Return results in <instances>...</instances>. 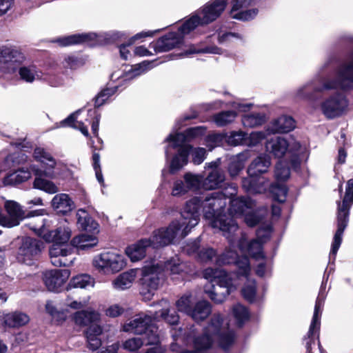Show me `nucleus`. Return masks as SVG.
<instances>
[{
	"label": "nucleus",
	"instance_id": "obj_1",
	"mask_svg": "<svg viewBox=\"0 0 353 353\" xmlns=\"http://www.w3.org/2000/svg\"><path fill=\"white\" fill-rule=\"evenodd\" d=\"M194 201L188 203L182 213L183 222L172 221L166 228H161L153 232L149 239H143L137 243L128 246L125 253L133 262L141 260L146 254L148 248H159L174 243L175 241L185 238L196 224L198 215L192 212L194 208Z\"/></svg>",
	"mask_w": 353,
	"mask_h": 353
},
{
	"label": "nucleus",
	"instance_id": "obj_2",
	"mask_svg": "<svg viewBox=\"0 0 353 353\" xmlns=\"http://www.w3.org/2000/svg\"><path fill=\"white\" fill-rule=\"evenodd\" d=\"M226 196V194H223L222 192H216L207 195L202 201L198 197H194L185 203L181 212V219L174 221L183 222V212L189 202L195 200L194 201V205L195 206H194V208H192L191 211L194 213V212H196L198 221L193 228L197 225L200 221L199 210L202 207L204 218L210 221L212 228H217L221 231L223 235L232 243L233 242L232 234H234L237 230L238 225L233 218L222 214L227 205Z\"/></svg>",
	"mask_w": 353,
	"mask_h": 353
},
{
	"label": "nucleus",
	"instance_id": "obj_3",
	"mask_svg": "<svg viewBox=\"0 0 353 353\" xmlns=\"http://www.w3.org/2000/svg\"><path fill=\"white\" fill-rule=\"evenodd\" d=\"M336 74V77L323 78L319 85H316L314 81H308L296 90L295 97L299 99L312 101L319 93L338 88L353 89V54L339 65Z\"/></svg>",
	"mask_w": 353,
	"mask_h": 353
},
{
	"label": "nucleus",
	"instance_id": "obj_4",
	"mask_svg": "<svg viewBox=\"0 0 353 353\" xmlns=\"http://www.w3.org/2000/svg\"><path fill=\"white\" fill-rule=\"evenodd\" d=\"M206 131L203 126H197L187 129L183 133L172 132L165 139V141L168 143L165 148V157L168 158L169 154L168 148L172 147L178 148L177 153L173 157L170 161V172L174 173L181 170L188 162V155L192 147L187 143L194 139L203 136Z\"/></svg>",
	"mask_w": 353,
	"mask_h": 353
},
{
	"label": "nucleus",
	"instance_id": "obj_5",
	"mask_svg": "<svg viewBox=\"0 0 353 353\" xmlns=\"http://www.w3.org/2000/svg\"><path fill=\"white\" fill-rule=\"evenodd\" d=\"M234 275L235 273L228 274L221 269L206 268L203 272V277L211 283L205 286V293L214 303H223L226 297L239 285Z\"/></svg>",
	"mask_w": 353,
	"mask_h": 353
},
{
	"label": "nucleus",
	"instance_id": "obj_6",
	"mask_svg": "<svg viewBox=\"0 0 353 353\" xmlns=\"http://www.w3.org/2000/svg\"><path fill=\"white\" fill-rule=\"evenodd\" d=\"M227 0H213L196 10L190 18L181 26L182 34H189L199 26H203L216 20L225 8Z\"/></svg>",
	"mask_w": 353,
	"mask_h": 353
},
{
	"label": "nucleus",
	"instance_id": "obj_7",
	"mask_svg": "<svg viewBox=\"0 0 353 353\" xmlns=\"http://www.w3.org/2000/svg\"><path fill=\"white\" fill-rule=\"evenodd\" d=\"M228 253L218 259L219 264H232L234 263L239 268L237 272L235 273V279L238 282L239 280H245L243 288L241 290L242 295L245 300L249 302H253L256 299V283L254 279L249 277L250 272V266L249 259L246 256L237 257L235 253L232 252V256L225 258Z\"/></svg>",
	"mask_w": 353,
	"mask_h": 353
},
{
	"label": "nucleus",
	"instance_id": "obj_8",
	"mask_svg": "<svg viewBox=\"0 0 353 353\" xmlns=\"http://www.w3.org/2000/svg\"><path fill=\"white\" fill-rule=\"evenodd\" d=\"M33 157L36 161L42 163L45 168L43 171L34 165H30L31 170L36 176L44 175L50 178L61 176L63 179L72 177V172L61 162H57L44 148H36L33 152Z\"/></svg>",
	"mask_w": 353,
	"mask_h": 353
},
{
	"label": "nucleus",
	"instance_id": "obj_9",
	"mask_svg": "<svg viewBox=\"0 0 353 353\" xmlns=\"http://www.w3.org/2000/svg\"><path fill=\"white\" fill-rule=\"evenodd\" d=\"M353 203V179L347 181L342 204L338 203L337 230L334 234L330 256H335L342 241V235L348 222L349 210Z\"/></svg>",
	"mask_w": 353,
	"mask_h": 353
},
{
	"label": "nucleus",
	"instance_id": "obj_10",
	"mask_svg": "<svg viewBox=\"0 0 353 353\" xmlns=\"http://www.w3.org/2000/svg\"><path fill=\"white\" fill-rule=\"evenodd\" d=\"M255 203L248 197H237L232 199L228 209L232 216H243L245 223L253 227L259 223L263 217L254 210Z\"/></svg>",
	"mask_w": 353,
	"mask_h": 353
},
{
	"label": "nucleus",
	"instance_id": "obj_11",
	"mask_svg": "<svg viewBox=\"0 0 353 353\" xmlns=\"http://www.w3.org/2000/svg\"><path fill=\"white\" fill-rule=\"evenodd\" d=\"M125 257L116 252L108 251L96 255L92 259L94 268L103 274H114L126 266Z\"/></svg>",
	"mask_w": 353,
	"mask_h": 353
},
{
	"label": "nucleus",
	"instance_id": "obj_12",
	"mask_svg": "<svg viewBox=\"0 0 353 353\" xmlns=\"http://www.w3.org/2000/svg\"><path fill=\"white\" fill-rule=\"evenodd\" d=\"M163 281L164 274L159 263L144 267L140 279L141 294L143 298L150 300Z\"/></svg>",
	"mask_w": 353,
	"mask_h": 353
},
{
	"label": "nucleus",
	"instance_id": "obj_13",
	"mask_svg": "<svg viewBox=\"0 0 353 353\" xmlns=\"http://www.w3.org/2000/svg\"><path fill=\"white\" fill-rule=\"evenodd\" d=\"M4 208L7 215L0 214V225L9 228L19 225L26 218L41 216L44 212V210H36L26 213L19 203L12 200L6 201Z\"/></svg>",
	"mask_w": 353,
	"mask_h": 353
},
{
	"label": "nucleus",
	"instance_id": "obj_14",
	"mask_svg": "<svg viewBox=\"0 0 353 353\" xmlns=\"http://www.w3.org/2000/svg\"><path fill=\"white\" fill-rule=\"evenodd\" d=\"M153 321V314H139L123 325V330L141 336H148V333L154 330L157 335L159 336L158 327L152 323Z\"/></svg>",
	"mask_w": 353,
	"mask_h": 353
},
{
	"label": "nucleus",
	"instance_id": "obj_15",
	"mask_svg": "<svg viewBox=\"0 0 353 353\" xmlns=\"http://www.w3.org/2000/svg\"><path fill=\"white\" fill-rule=\"evenodd\" d=\"M43 248V243L37 239L29 236L23 237L17 252V259L19 262L32 265L37 260Z\"/></svg>",
	"mask_w": 353,
	"mask_h": 353
},
{
	"label": "nucleus",
	"instance_id": "obj_16",
	"mask_svg": "<svg viewBox=\"0 0 353 353\" xmlns=\"http://www.w3.org/2000/svg\"><path fill=\"white\" fill-rule=\"evenodd\" d=\"M348 102L346 97L340 92L325 98L321 103V110L327 119H334L341 116L347 110Z\"/></svg>",
	"mask_w": 353,
	"mask_h": 353
},
{
	"label": "nucleus",
	"instance_id": "obj_17",
	"mask_svg": "<svg viewBox=\"0 0 353 353\" xmlns=\"http://www.w3.org/2000/svg\"><path fill=\"white\" fill-rule=\"evenodd\" d=\"M265 149L276 158L283 157L287 152L295 154L301 149V144L292 137L289 139L276 137L267 141Z\"/></svg>",
	"mask_w": 353,
	"mask_h": 353
},
{
	"label": "nucleus",
	"instance_id": "obj_18",
	"mask_svg": "<svg viewBox=\"0 0 353 353\" xmlns=\"http://www.w3.org/2000/svg\"><path fill=\"white\" fill-rule=\"evenodd\" d=\"M44 219H42L37 226H32L31 229L39 236H43L46 241L54 242L53 245H63L71 236V230L68 225H61L56 230L45 233Z\"/></svg>",
	"mask_w": 353,
	"mask_h": 353
},
{
	"label": "nucleus",
	"instance_id": "obj_19",
	"mask_svg": "<svg viewBox=\"0 0 353 353\" xmlns=\"http://www.w3.org/2000/svg\"><path fill=\"white\" fill-rule=\"evenodd\" d=\"M237 230H239V228ZM237 231L238 230H236L234 234H232L233 242L231 243L228 240L230 246L234 248L236 244L242 254H248L256 259H263L265 256L262 250L263 244L261 242H259L256 239L248 242L247 237L242 234L240 239L237 240L235 237V236L237 235Z\"/></svg>",
	"mask_w": 353,
	"mask_h": 353
},
{
	"label": "nucleus",
	"instance_id": "obj_20",
	"mask_svg": "<svg viewBox=\"0 0 353 353\" xmlns=\"http://www.w3.org/2000/svg\"><path fill=\"white\" fill-rule=\"evenodd\" d=\"M26 59L21 50L12 46H3L0 48V64L8 66L7 72L13 73L16 70L14 64H20Z\"/></svg>",
	"mask_w": 353,
	"mask_h": 353
},
{
	"label": "nucleus",
	"instance_id": "obj_21",
	"mask_svg": "<svg viewBox=\"0 0 353 353\" xmlns=\"http://www.w3.org/2000/svg\"><path fill=\"white\" fill-rule=\"evenodd\" d=\"M49 254L52 264L57 267L70 266L74 260L73 248L68 245H52Z\"/></svg>",
	"mask_w": 353,
	"mask_h": 353
},
{
	"label": "nucleus",
	"instance_id": "obj_22",
	"mask_svg": "<svg viewBox=\"0 0 353 353\" xmlns=\"http://www.w3.org/2000/svg\"><path fill=\"white\" fill-rule=\"evenodd\" d=\"M68 276L69 272L66 270H52L43 274V281L48 291L58 292Z\"/></svg>",
	"mask_w": 353,
	"mask_h": 353
},
{
	"label": "nucleus",
	"instance_id": "obj_23",
	"mask_svg": "<svg viewBox=\"0 0 353 353\" xmlns=\"http://www.w3.org/2000/svg\"><path fill=\"white\" fill-rule=\"evenodd\" d=\"M179 28V32H170L167 35L159 39L154 43L153 48L157 52L169 51L174 48L180 47L183 43V37L187 34H182Z\"/></svg>",
	"mask_w": 353,
	"mask_h": 353
},
{
	"label": "nucleus",
	"instance_id": "obj_24",
	"mask_svg": "<svg viewBox=\"0 0 353 353\" xmlns=\"http://www.w3.org/2000/svg\"><path fill=\"white\" fill-rule=\"evenodd\" d=\"M0 321L5 327L19 328L29 323L30 316L21 311L0 312Z\"/></svg>",
	"mask_w": 353,
	"mask_h": 353
},
{
	"label": "nucleus",
	"instance_id": "obj_25",
	"mask_svg": "<svg viewBox=\"0 0 353 353\" xmlns=\"http://www.w3.org/2000/svg\"><path fill=\"white\" fill-rule=\"evenodd\" d=\"M147 336L134 337L126 340L123 343L125 350L134 352L138 350L143 345H157L159 342V336L155 333V330H151Z\"/></svg>",
	"mask_w": 353,
	"mask_h": 353
},
{
	"label": "nucleus",
	"instance_id": "obj_26",
	"mask_svg": "<svg viewBox=\"0 0 353 353\" xmlns=\"http://www.w3.org/2000/svg\"><path fill=\"white\" fill-rule=\"evenodd\" d=\"M157 304L161 307L162 309L153 314L154 320L159 321L163 319L170 325L178 323L179 316L176 311L170 308V303L168 300L162 299Z\"/></svg>",
	"mask_w": 353,
	"mask_h": 353
},
{
	"label": "nucleus",
	"instance_id": "obj_27",
	"mask_svg": "<svg viewBox=\"0 0 353 353\" xmlns=\"http://www.w3.org/2000/svg\"><path fill=\"white\" fill-rule=\"evenodd\" d=\"M32 172L30 167L19 168L6 174L2 183L4 186H16L28 181L32 177Z\"/></svg>",
	"mask_w": 353,
	"mask_h": 353
},
{
	"label": "nucleus",
	"instance_id": "obj_28",
	"mask_svg": "<svg viewBox=\"0 0 353 353\" xmlns=\"http://www.w3.org/2000/svg\"><path fill=\"white\" fill-rule=\"evenodd\" d=\"M51 205L58 213L62 214L70 212L75 208L74 201L65 193L56 194L51 201Z\"/></svg>",
	"mask_w": 353,
	"mask_h": 353
},
{
	"label": "nucleus",
	"instance_id": "obj_29",
	"mask_svg": "<svg viewBox=\"0 0 353 353\" xmlns=\"http://www.w3.org/2000/svg\"><path fill=\"white\" fill-rule=\"evenodd\" d=\"M268 186V181L261 175L257 176H248L242 179V187L250 193H261Z\"/></svg>",
	"mask_w": 353,
	"mask_h": 353
},
{
	"label": "nucleus",
	"instance_id": "obj_30",
	"mask_svg": "<svg viewBox=\"0 0 353 353\" xmlns=\"http://www.w3.org/2000/svg\"><path fill=\"white\" fill-rule=\"evenodd\" d=\"M271 165L268 155H260L255 158L248 168V176H257L268 170Z\"/></svg>",
	"mask_w": 353,
	"mask_h": 353
},
{
	"label": "nucleus",
	"instance_id": "obj_31",
	"mask_svg": "<svg viewBox=\"0 0 353 353\" xmlns=\"http://www.w3.org/2000/svg\"><path fill=\"white\" fill-rule=\"evenodd\" d=\"M164 269L170 273V275H184L191 272L189 265L181 261L178 256L171 258L164 263Z\"/></svg>",
	"mask_w": 353,
	"mask_h": 353
},
{
	"label": "nucleus",
	"instance_id": "obj_32",
	"mask_svg": "<svg viewBox=\"0 0 353 353\" xmlns=\"http://www.w3.org/2000/svg\"><path fill=\"white\" fill-rule=\"evenodd\" d=\"M295 128V121L292 117L283 115L274 120L268 130L270 133H286Z\"/></svg>",
	"mask_w": 353,
	"mask_h": 353
},
{
	"label": "nucleus",
	"instance_id": "obj_33",
	"mask_svg": "<svg viewBox=\"0 0 353 353\" xmlns=\"http://www.w3.org/2000/svg\"><path fill=\"white\" fill-rule=\"evenodd\" d=\"M103 333V328L99 324L90 325L86 330L85 334L87 339L88 346L92 350H97L101 345V336Z\"/></svg>",
	"mask_w": 353,
	"mask_h": 353
},
{
	"label": "nucleus",
	"instance_id": "obj_34",
	"mask_svg": "<svg viewBox=\"0 0 353 353\" xmlns=\"http://www.w3.org/2000/svg\"><path fill=\"white\" fill-rule=\"evenodd\" d=\"M73 319L79 325H90L99 322L101 314L93 310H81L74 313Z\"/></svg>",
	"mask_w": 353,
	"mask_h": 353
},
{
	"label": "nucleus",
	"instance_id": "obj_35",
	"mask_svg": "<svg viewBox=\"0 0 353 353\" xmlns=\"http://www.w3.org/2000/svg\"><path fill=\"white\" fill-rule=\"evenodd\" d=\"M137 276L136 270H130L119 274L112 282L114 289L117 290H125L130 288Z\"/></svg>",
	"mask_w": 353,
	"mask_h": 353
},
{
	"label": "nucleus",
	"instance_id": "obj_36",
	"mask_svg": "<svg viewBox=\"0 0 353 353\" xmlns=\"http://www.w3.org/2000/svg\"><path fill=\"white\" fill-rule=\"evenodd\" d=\"M77 225L79 228L89 231L98 232L99 224L83 209H79L77 212Z\"/></svg>",
	"mask_w": 353,
	"mask_h": 353
},
{
	"label": "nucleus",
	"instance_id": "obj_37",
	"mask_svg": "<svg viewBox=\"0 0 353 353\" xmlns=\"http://www.w3.org/2000/svg\"><path fill=\"white\" fill-rule=\"evenodd\" d=\"M225 180V175L219 169L212 170L207 176L203 179V188L206 190H214L219 188Z\"/></svg>",
	"mask_w": 353,
	"mask_h": 353
},
{
	"label": "nucleus",
	"instance_id": "obj_38",
	"mask_svg": "<svg viewBox=\"0 0 353 353\" xmlns=\"http://www.w3.org/2000/svg\"><path fill=\"white\" fill-rule=\"evenodd\" d=\"M212 312V305L207 301H200L192 309L190 316L196 321L205 319Z\"/></svg>",
	"mask_w": 353,
	"mask_h": 353
},
{
	"label": "nucleus",
	"instance_id": "obj_39",
	"mask_svg": "<svg viewBox=\"0 0 353 353\" xmlns=\"http://www.w3.org/2000/svg\"><path fill=\"white\" fill-rule=\"evenodd\" d=\"M232 252L238 255L236 252L232 250L230 248L226 249L225 251L219 256H216V252L214 249L212 248H204L198 252V257L203 262L212 261V259L215 258L216 264L219 265H222L223 264L218 263V259L222 256H223L225 253H228L225 258H229L232 256ZM237 257L239 256H237Z\"/></svg>",
	"mask_w": 353,
	"mask_h": 353
},
{
	"label": "nucleus",
	"instance_id": "obj_40",
	"mask_svg": "<svg viewBox=\"0 0 353 353\" xmlns=\"http://www.w3.org/2000/svg\"><path fill=\"white\" fill-rule=\"evenodd\" d=\"M323 303V299L319 296L316 301L313 317L307 333L309 338L313 337L319 331Z\"/></svg>",
	"mask_w": 353,
	"mask_h": 353
},
{
	"label": "nucleus",
	"instance_id": "obj_41",
	"mask_svg": "<svg viewBox=\"0 0 353 353\" xmlns=\"http://www.w3.org/2000/svg\"><path fill=\"white\" fill-rule=\"evenodd\" d=\"M96 37L97 34L95 33L74 34L68 37L59 38L55 41L61 46H66L72 44L93 41L96 39Z\"/></svg>",
	"mask_w": 353,
	"mask_h": 353
},
{
	"label": "nucleus",
	"instance_id": "obj_42",
	"mask_svg": "<svg viewBox=\"0 0 353 353\" xmlns=\"http://www.w3.org/2000/svg\"><path fill=\"white\" fill-rule=\"evenodd\" d=\"M71 243L81 250H85L96 246L98 239L95 236L81 234L72 239Z\"/></svg>",
	"mask_w": 353,
	"mask_h": 353
},
{
	"label": "nucleus",
	"instance_id": "obj_43",
	"mask_svg": "<svg viewBox=\"0 0 353 353\" xmlns=\"http://www.w3.org/2000/svg\"><path fill=\"white\" fill-rule=\"evenodd\" d=\"M20 79L27 83H32L42 78V72L35 65H24L19 69Z\"/></svg>",
	"mask_w": 353,
	"mask_h": 353
},
{
	"label": "nucleus",
	"instance_id": "obj_44",
	"mask_svg": "<svg viewBox=\"0 0 353 353\" xmlns=\"http://www.w3.org/2000/svg\"><path fill=\"white\" fill-rule=\"evenodd\" d=\"M153 63L154 61H144L141 63L134 65L129 71L125 73V77H123L124 80L125 81L132 79L142 74L145 73L153 67Z\"/></svg>",
	"mask_w": 353,
	"mask_h": 353
},
{
	"label": "nucleus",
	"instance_id": "obj_45",
	"mask_svg": "<svg viewBox=\"0 0 353 353\" xmlns=\"http://www.w3.org/2000/svg\"><path fill=\"white\" fill-rule=\"evenodd\" d=\"M236 116L237 114L234 110L222 111L215 114L212 117V120L218 127H223L232 123Z\"/></svg>",
	"mask_w": 353,
	"mask_h": 353
},
{
	"label": "nucleus",
	"instance_id": "obj_46",
	"mask_svg": "<svg viewBox=\"0 0 353 353\" xmlns=\"http://www.w3.org/2000/svg\"><path fill=\"white\" fill-rule=\"evenodd\" d=\"M266 121L265 114L260 112H252L242 117V123L245 127L254 128L261 125Z\"/></svg>",
	"mask_w": 353,
	"mask_h": 353
},
{
	"label": "nucleus",
	"instance_id": "obj_47",
	"mask_svg": "<svg viewBox=\"0 0 353 353\" xmlns=\"http://www.w3.org/2000/svg\"><path fill=\"white\" fill-rule=\"evenodd\" d=\"M28 157L21 151H17L8 155L3 161V170L19 165L27 161Z\"/></svg>",
	"mask_w": 353,
	"mask_h": 353
},
{
	"label": "nucleus",
	"instance_id": "obj_48",
	"mask_svg": "<svg viewBox=\"0 0 353 353\" xmlns=\"http://www.w3.org/2000/svg\"><path fill=\"white\" fill-rule=\"evenodd\" d=\"M37 176L33 182V188L44 191L48 194H54L59 191L58 187L51 181Z\"/></svg>",
	"mask_w": 353,
	"mask_h": 353
},
{
	"label": "nucleus",
	"instance_id": "obj_49",
	"mask_svg": "<svg viewBox=\"0 0 353 353\" xmlns=\"http://www.w3.org/2000/svg\"><path fill=\"white\" fill-rule=\"evenodd\" d=\"M183 179L189 190L196 191L203 187V176L200 174L187 172Z\"/></svg>",
	"mask_w": 353,
	"mask_h": 353
},
{
	"label": "nucleus",
	"instance_id": "obj_50",
	"mask_svg": "<svg viewBox=\"0 0 353 353\" xmlns=\"http://www.w3.org/2000/svg\"><path fill=\"white\" fill-rule=\"evenodd\" d=\"M70 285L76 288H92L94 285V279L88 274H80L73 277Z\"/></svg>",
	"mask_w": 353,
	"mask_h": 353
},
{
	"label": "nucleus",
	"instance_id": "obj_51",
	"mask_svg": "<svg viewBox=\"0 0 353 353\" xmlns=\"http://www.w3.org/2000/svg\"><path fill=\"white\" fill-rule=\"evenodd\" d=\"M225 141L232 146L246 145L247 133L241 130L232 131L229 135L225 136Z\"/></svg>",
	"mask_w": 353,
	"mask_h": 353
},
{
	"label": "nucleus",
	"instance_id": "obj_52",
	"mask_svg": "<svg viewBox=\"0 0 353 353\" xmlns=\"http://www.w3.org/2000/svg\"><path fill=\"white\" fill-rule=\"evenodd\" d=\"M290 175V168L287 163L283 161H279L274 170V176L277 183L286 181Z\"/></svg>",
	"mask_w": 353,
	"mask_h": 353
},
{
	"label": "nucleus",
	"instance_id": "obj_53",
	"mask_svg": "<svg viewBox=\"0 0 353 353\" xmlns=\"http://www.w3.org/2000/svg\"><path fill=\"white\" fill-rule=\"evenodd\" d=\"M270 191L275 200L279 203H283L285 201L288 190L285 184L276 182L270 187Z\"/></svg>",
	"mask_w": 353,
	"mask_h": 353
},
{
	"label": "nucleus",
	"instance_id": "obj_54",
	"mask_svg": "<svg viewBox=\"0 0 353 353\" xmlns=\"http://www.w3.org/2000/svg\"><path fill=\"white\" fill-rule=\"evenodd\" d=\"M61 125H68L74 128L79 129L85 137H88L89 134L87 127L82 122L76 121L75 114L70 115L68 118L62 121Z\"/></svg>",
	"mask_w": 353,
	"mask_h": 353
},
{
	"label": "nucleus",
	"instance_id": "obj_55",
	"mask_svg": "<svg viewBox=\"0 0 353 353\" xmlns=\"http://www.w3.org/2000/svg\"><path fill=\"white\" fill-rule=\"evenodd\" d=\"M199 53H209V54H222V50L217 46H208L205 48H196L195 46H192L190 47V48L184 52L183 53L181 54V56L183 55H190L192 54H199Z\"/></svg>",
	"mask_w": 353,
	"mask_h": 353
},
{
	"label": "nucleus",
	"instance_id": "obj_56",
	"mask_svg": "<svg viewBox=\"0 0 353 353\" xmlns=\"http://www.w3.org/2000/svg\"><path fill=\"white\" fill-rule=\"evenodd\" d=\"M232 312L239 326H241L245 321L248 320L250 316L246 307L241 304L235 305L233 307Z\"/></svg>",
	"mask_w": 353,
	"mask_h": 353
},
{
	"label": "nucleus",
	"instance_id": "obj_57",
	"mask_svg": "<svg viewBox=\"0 0 353 353\" xmlns=\"http://www.w3.org/2000/svg\"><path fill=\"white\" fill-rule=\"evenodd\" d=\"M46 312L51 316L52 320L57 323H61L65 319V314L64 312L58 310L52 301H48L46 302Z\"/></svg>",
	"mask_w": 353,
	"mask_h": 353
},
{
	"label": "nucleus",
	"instance_id": "obj_58",
	"mask_svg": "<svg viewBox=\"0 0 353 353\" xmlns=\"http://www.w3.org/2000/svg\"><path fill=\"white\" fill-rule=\"evenodd\" d=\"M191 294H185L183 295L176 302V307L179 312L190 314L191 308Z\"/></svg>",
	"mask_w": 353,
	"mask_h": 353
},
{
	"label": "nucleus",
	"instance_id": "obj_59",
	"mask_svg": "<svg viewBox=\"0 0 353 353\" xmlns=\"http://www.w3.org/2000/svg\"><path fill=\"white\" fill-rule=\"evenodd\" d=\"M225 140V135L220 133H214L209 134L205 138V145L212 150L215 147L219 146L222 144L223 141Z\"/></svg>",
	"mask_w": 353,
	"mask_h": 353
},
{
	"label": "nucleus",
	"instance_id": "obj_60",
	"mask_svg": "<svg viewBox=\"0 0 353 353\" xmlns=\"http://www.w3.org/2000/svg\"><path fill=\"white\" fill-rule=\"evenodd\" d=\"M238 10H233L232 9V18L242 20V21H250L253 19L258 14V10L256 8L250 9V10H241L236 13H234L235 11H237Z\"/></svg>",
	"mask_w": 353,
	"mask_h": 353
},
{
	"label": "nucleus",
	"instance_id": "obj_61",
	"mask_svg": "<svg viewBox=\"0 0 353 353\" xmlns=\"http://www.w3.org/2000/svg\"><path fill=\"white\" fill-rule=\"evenodd\" d=\"M117 89V87L115 86L114 88H106L103 90L95 97L94 105L97 107L102 105L108 99V98L116 92Z\"/></svg>",
	"mask_w": 353,
	"mask_h": 353
},
{
	"label": "nucleus",
	"instance_id": "obj_62",
	"mask_svg": "<svg viewBox=\"0 0 353 353\" xmlns=\"http://www.w3.org/2000/svg\"><path fill=\"white\" fill-rule=\"evenodd\" d=\"M117 89V87L115 86L114 88H106L103 90L95 97L94 105L97 107L102 105L108 99V98L116 92Z\"/></svg>",
	"mask_w": 353,
	"mask_h": 353
},
{
	"label": "nucleus",
	"instance_id": "obj_63",
	"mask_svg": "<svg viewBox=\"0 0 353 353\" xmlns=\"http://www.w3.org/2000/svg\"><path fill=\"white\" fill-rule=\"evenodd\" d=\"M266 137V133L263 131L252 132L249 135L247 134L246 145L255 146L261 143Z\"/></svg>",
	"mask_w": 353,
	"mask_h": 353
},
{
	"label": "nucleus",
	"instance_id": "obj_64",
	"mask_svg": "<svg viewBox=\"0 0 353 353\" xmlns=\"http://www.w3.org/2000/svg\"><path fill=\"white\" fill-rule=\"evenodd\" d=\"M272 232V228L270 225H265L261 227L256 231V239L262 244L265 243L270 238Z\"/></svg>",
	"mask_w": 353,
	"mask_h": 353
}]
</instances>
